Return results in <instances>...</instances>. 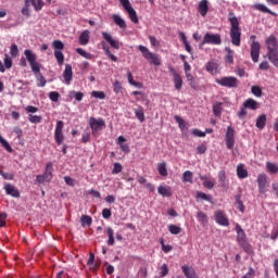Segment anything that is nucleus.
I'll use <instances>...</instances> for the list:
<instances>
[{"label":"nucleus","mask_w":278,"mask_h":278,"mask_svg":"<svg viewBox=\"0 0 278 278\" xmlns=\"http://www.w3.org/2000/svg\"><path fill=\"white\" fill-rule=\"evenodd\" d=\"M228 22L230 24V31H229L230 42L236 47H240L242 33L240 28V22L236 13H233V11H229Z\"/></svg>","instance_id":"obj_1"},{"label":"nucleus","mask_w":278,"mask_h":278,"mask_svg":"<svg viewBox=\"0 0 278 278\" xmlns=\"http://www.w3.org/2000/svg\"><path fill=\"white\" fill-rule=\"evenodd\" d=\"M24 54L30 64L31 71L34 72L37 78V86L40 88L45 87L47 84V79L43 77V75L40 72L41 65L37 62L36 54H34L30 50H25Z\"/></svg>","instance_id":"obj_2"},{"label":"nucleus","mask_w":278,"mask_h":278,"mask_svg":"<svg viewBox=\"0 0 278 278\" xmlns=\"http://www.w3.org/2000/svg\"><path fill=\"white\" fill-rule=\"evenodd\" d=\"M235 230L237 232V242L244 250V252L251 254L253 252L252 245L250 244L247 233L240 224H236Z\"/></svg>","instance_id":"obj_3"},{"label":"nucleus","mask_w":278,"mask_h":278,"mask_svg":"<svg viewBox=\"0 0 278 278\" xmlns=\"http://www.w3.org/2000/svg\"><path fill=\"white\" fill-rule=\"evenodd\" d=\"M250 41H251V45H250L251 59L254 63H257L261 55V43L256 41L255 35L250 36Z\"/></svg>","instance_id":"obj_4"},{"label":"nucleus","mask_w":278,"mask_h":278,"mask_svg":"<svg viewBox=\"0 0 278 278\" xmlns=\"http://www.w3.org/2000/svg\"><path fill=\"white\" fill-rule=\"evenodd\" d=\"M138 49L141 51L143 59H146L150 64L155 66L161 65V61L157 54L150 52L149 49L143 46H139Z\"/></svg>","instance_id":"obj_5"},{"label":"nucleus","mask_w":278,"mask_h":278,"mask_svg":"<svg viewBox=\"0 0 278 278\" xmlns=\"http://www.w3.org/2000/svg\"><path fill=\"white\" fill-rule=\"evenodd\" d=\"M119 4H122V8L128 13V17L130 18V22L138 24L139 18L137 15V11L134 10L131 7V2L129 0H119Z\"/></svg>","instance_id":"obj_6"},{"label":"nucleus","mask_w":278,"mask_h":278,"mask_svg":"<svg viewBox=\"0 0 278 278\" xmlns=\"http://www.w3.org/2000/svg\"><path fill=\"white\" fill-rule=\"evenodd\" d=\"M225 144L228 150H232L236 144V131L232 127H227L225 132Z\"/></svg>","instance_id":"obj_7"},{"label":"nucleus","mask_w":278,"mask_h":278,"mask_svg":"<svg viewBox=\"0 0 278 278\" xmlns=\"http://www.w3.org/2000/svg\"><path fill=\"white\" fill-rule=\"evenodd\" d=\"M256 184L258 187V192L264 194L268 191L269 182H268V176L267 174H258L256 178Z\"/></svg>","instance_id":"obj_8"},{"label":"nucleus","mask_w":278,"mask_h":278,"mask_svg":"<svg viewBox=\"0 0 278 278\" xmlns=\"http://www.w3.org/2000/svg\"><path fill=\"white\" fill-rule=\"evenodd\" d=\"M52 173H53V164L51 162H49L46 166V172L43 175H38L36 180L39 184H45V182H49L52 179Z\"/></svg>","instance_id":"obj_9"},{"label":"nucleus","mask_w":278,"mask_h":278,"mask_svg":"<svg viewBox=\"0 0 278 278\" xmlns=\"http://www.w3.org/2000/svg\"><path fill=\"white\" fill-rule=\"evenodd\" d=\"M215 83L226 88H237L239 86V80L236 77H223L215 79Z\"/></svg>","instance_id":"obj_10"},{"label":"nucleus","mask_w":278,"mask_h":278,"mask_svg":"<svg viewBox=\"0 0 278 278\" xmlns=\"http://www.w3.org/2000/svg\"><path fill=\"white\" fill-rule=\"evenodd\" d=\"M105 126V122L103 119H97L94 117L89 118V127H91V135L97 136L99 130H102Z\"/></svg>","instance_id":"obj_11"},{"label":"nucleus","mask_w":278,"mask_h":278,"mask_svg":"<svg viewBox=\"0 0 278 278\" xmlns=\"http://www.w3.org/2000/svg\"><path fill=\"white\" fill-rule=\"evenodd\" d=\"M204 45H214V46H220L222 45V37L220 35L216 34V35H212V34H205L203 36V40L201 46Z\"/></svg>","instance_id":"obj_12"},{"label":"nucleus","mask_w":278,"mask_h":278,"mask_svg":"<svg viewBox=\"0 0 278 278\" xmlns=\"http://www.w3.org/2000/svg\"><path fill=\"white\" fill-rule=\"evenodd\" d=\"M170 76L173 77V83H174V87L176 90H180L182 88V78L181 76L177 73V71L173 67V66H168L167 67Z\"/></svg>","instance_id":"obj_13"},{"label":"nucleus","mask_w":278,"mask_h":278,"mask_svg":"<svg viewBox=\"0 0 278 278\" xmlns=\"http://www.w3.org/2000/svg\"><path fill=\"white\" fill-rule=\"evenodd\" d=\"M214 218L216 224H218L219 226L228 227L230 225L229 219L222 211H215Z\"/></svg>","instance_id":"obj_14"},{"label":"nucleus","mask_w":278,"mask_h":278,"mask_svg":"<svg viewBox=\"0 0 278 278\" xmlns=\"http://www.w3.org/2000/svg\"><path fill=\"white\" fill-rule=\"evenodd\" d=\"M63 128H64V123L62 121H59L56 124L55 136H54L55 141L59 146H61L64 141Z\"/></svg>","instance_id":"obj_15"},{"label":"nucleus","mask_w":278,"mask_h":278,"mask_svg":"<svg viewBox=\"0 0 278 278\" xmlns=\"http://www.w3.org/2000/svg\"><path fill=\"white\" fill-rule=\"evenodd\" d=\"M266 48L269 51H277L278 50V42H277V38L275 35H270L266 41Z\"/></svg>","instance_id":"obj_16"},{"label":"nucleus","mask_w":278,"mask_h":278,"mask_svg":"<svg viewBox=\"0 0 278 278\" xmlns=\"http://www.w3.org/2000/svg\"><path fill=\"white\" fill-rule=\"evenodd\" d=\"M4 190L7 192L8 195H11L13 198H21V193L20 191L11 184H5L4 185Z\"/></svg>","instance_id":"obj_17"},{"label":"nucleus","mask_w":278,"mask_h":278,"mask_svg":"<svg viewBox=\"0 0 278 278\" xmlns=\"http://www.w3.org/2000/svg\"><path fill=\"white\" fill-rule=\"evenodd\" d=\"M102 38H104V40L106 42H109V45H111V48L115 49V50H119V42L116 40H113L112 36L109 33L102 31Z\"/></svg>","instance_id":"obj_18"},{"label":"nucleus","mask_w":278,"mask_h":278,"mask_svg":"<svg viewBox=\"0 0 278 278\" xmlns=\"http://www.w3.org/2000/svg\"><path fill=\"white\" fill-rule=\"evenodd\" d=\"M181 270L186 278H199V276L193 267L184 265V266H181Z\"/></svg>","instance_id":"obj_19"},{"label":"nucleus","mask_w":278,"mask_h":278,"mask_svg":"<svg viewBox=\"0 0 278 278\" xmlns=\"http://www.w3.org/2000/svg\"><path fill=\"white\" fill-rule=\"evenodd\" d=\"M208 10H210L208 0H200L198 4V12L200 13V15L206 16Z\"/></svg>","instance_id":"obj_20"},{"label":"nucleus","mask_w":278,"mask_h":278,"mask_svg":"<svg viewBox=\"0 0 278 278\" xmlns=\"http://www.w3.org/2000/svg\"><path fill=\"white\" fill-rule=\"evenodd\" d=\"M266 123H267V116L266 114H262L256 118L255 127L262 130L266 127Z\"/></svg>","instance_id":"obj_21"},{"label":"nucleus","mask_w":278,"mask_h":278,"mask_svg":"<svg viewBox=\"0 0 278 278\" xmlns=\"http://www.w3.org/2000/svg\"><path fill=\"white\" fill-rule=\"evenodd\" d=\"M266 173L270 175H277L278 174V164L273 162H266L265 164Z\"/></svg>","instance_id":"obj_22"},{"label":"nucleus","mask_w":278,"mask_h":278,"mask_svg":"<svg viewBox=\"0 0 278 278\" xmlns=\"http://www.w3.org/2000/svg\"><path fill=\"white\" fill-rule=\"evenodd\" d=\"M63 77H64L66 84L70 85L72 79H73V68H72V66L70 64H67L65 66V71L63 73Z\"/></svg>","instance_id":"obj_23"},{"label":"nucleus","mask_w":278,"mask_h":278,"mask_svg":"<svg viewBox=\"0 0 278 278\" xmlns=\"http://www.w3.org/2000/svg\"><path fill=\"white\" fill-rule=\"evenodd\" d=\"M89 40H90L89 30L83 31V34H80V36L78 37V43H80V46H87L89 43Z\"/></svg>","instance_id":"obj_24"},{"label":"nucleus","mask_w":278,"mask_h":278,"mask_svg":"<svg viewBox=\"0 0 278 278\" xmlns=\"http://www.w3.org/2000/svg\"><path fill=\"white\" fill-rule=\"evenodd\" d=\"M243 104H244V108H248L249 110H252V111H256L257 109H260V103L251 98L247 99L243 102Z\"/></svg>","instance_id":"obj_25"},{"label":"nucleus","mask_w":278,"mask_h":278,"mask_svg":"<svg viewBox=\"0 0 278 278\" xmlns=\"http://www.w3.org/2000/svg\"><path fill=\"white\" fill-rule=\"evenodd\" d=\"M178 36L182 42V45L185 46V50L188 52V53H192V48L190 46V43L188 42V39H187V36L182 33V31H179L178 33Z\"/></svg>","instance_id":"obj_26"},{"label":"nucleus","mask_w":278,"mask_h":278,"mask_svg":"<svg viewBox=\"0 0 278 278\" xmlns=\"http://www.w3.org/2000/svg\"><path fill=\"white\" fill-rule=\"evenodd\" d=\"M226 56L225 62L227 64L232 65L235 63V51H232L230 48H225Z\"/></svg>","instance_id":"obj_27"},{"label":"nucleus","mask_w":278,"mask_h":278,"mask_svg":"<svg viewBox=\"0 0 278 278\" xmlns=\"http://www.w3.org/2000/svg\"><path fill=\"white\" fill-rule=\"evenodd\" d=\"M113 23H115V25L122 29L127 28L126 22L121 17V15H117L116 13L113 14Z\"/></svg>","instance_id":"obj_28"},{"label":"nucleus","mask_w":278,"mask_h":278,"mask_svg":"<svg viewBox=\"0 0 278 278\" xmlns=\"http://www.w3.org/2000/svg\"><path fill=\"white\" fill-rule=\"evenodd\" d=\"M254 9L262 13H267L271 16H277V13H275V11H270V9H268V7H266L265 4H254Z\"/></svg>","instance_id":"obj_29"},{"label":"nucleus","mask_w":278,"mask_h":278,"mask_svg":"<svg viewBox=\"0 0 278 278\" xmlns=\"http://www.w3.org/2000/svg\"><path fill=\"white\" fill-rule=\"evenodd\" d=\"M269 62H271L276 67H278V50H273L267 52Z\"/></svg>","instance_id":"obj_30"},{"label":"nucleus","mask_w":278,"mask_h":278,"mask_svg":"<svg viewBox=\"0 0 278 278\" xmlns=\"http://www.w3.org/2000/svg\"><path fill=\"white\" fill-rule=\"evenodd\" d=\"M197 219L202 226H207L208 224V216L202 211L197 213Z\"/></svg>","instance_id":"obj_31"},{"label":"nucleus","mask_w":278,"mask_h":278,"mask_svg":"<svg viewBox=\"0 0 278 278\" xmlns=\"http://www.w3.org/2000/svg\"><path fill=\"white\" fill-rule=\"evenodd\" d=\"M237 176L240 179L247 178L249 176V172L244 168L243 164L237 165Z\"/></svg>","instance_id":"obj_32"},{"label":"nucleus","mask_w":278,"mask_h":278,"mask_svg":"<svg viewBox=\"0 0 278 278\" xmlns=\"http://www.w3.org/2000/svg\"><path fill=\"white\" fill-rule=\"evenodd\" d=\"M156 169H157V173L160 174V176H163V177H167L168 176V172H167L166 163L165 162L159 163L156 165Z\"/></svg>","instance_id":"obj_33"},{"label":"nucleus","mask_w":278,"mask_h":278,"mask_svg":"<svg viewBox=\"0 0 278 278\" xmlns=\"http://www.w3.org/2000/svg\"><path fill=\"white\" fill-rule=\"evenodd\" d=\"M222 113H223V103L222 102H216L214 105H213V115L215 117H220L222 116Z\"/></svg>","instance_id":"obj_34"},{"label":"nucleus","mask_w":278,"mask_h":278,"mask_svg":"<svg viewBox=\"0 0 278 278\" xmlns=\"http://www.w3.org/2000/svg\"><path fill=\"white\" fill-rule=\"evenodd\" d=\"M106 236L109 237V240H106V244L114 245L115 239H114V230L111 227H106Z\"/></svg>","instance_id":"obj_35"},{"label":"nucleus","mask_w":278,"mask_h":278,"mask_svg":"<svg viewBox=\"0 0 278 278\" xmlns=\"http://www.w3.org/2000/svg\"><path fill=\"white\" fill-rule=\"evenodd\" d=\"M181 180H182V182L192 184L193 182V173L190 170L184 172Z\"/></svg>","instance_id":"obj_36"},{"label":"nucleus","mask_w":278,"mask_h":278,"mask_svg":"<svg viewBox=\"0 0 278 278\" xmlns=\"http://www.w3.org/2000/svg\"><path fill=\"white\" fill-rule=\"evenodd\" d=\"M217 68H218V65L214 62H208L206 63L205 65V70L206 72L211 73V74H217Z\"/></svg>","instance_id":"obj_37"},{"label":"nucleus","mask_w":278,"mask_h":278,"mask_svg":"<svg viewBox=\"0 0 278 278\" xmlns=\"http://www.w3.org/2000/svg\"><path fill=\"white\" fill-rule=\"evenodd\" d=\"M135 116H137V119H139V122L141 123L146 121L144 111L142 106H139L135 110Z\"/></svg>","instance_id":"obj_38"},{"label":"nucleus","mask_w":278,"mask_h":278,"mask_svg":"<svg viewBox=\"0 0 278 278\" xmlns=\"http://www.w3.org/2000/svg\"><path fill=\"white\" fill-rule=\"evenodd\" d=\"M195 199H201V200L207 201L210 203L213 202V198L211 195H207L206 193H204L202 191H197Z\"/></svg>","instance_id":"obj_39"},{"label":"nucleus","mask_w":278,"mask_h":278,"mask_svg":"<svg viewBox=\"0 0 278 278\" xmlns=\"http://www.w3.org/2000/svg\"><path fill=\"white\" fill-rule=\"evenodd\" d=\"M235 201H236V205H237V208L241 212V213H244L245 211V206L243 204V201L241 200V195L238 194L235 197Z\"/></svg>","instance_id":"obj_40"},{"label":"nucleus","mask_w":278,"mask_h":278,"mask_svg":"<svg viewBox=\"0 0 278 278\" xmlns=\"http://www.w3.org/2000/svg\"><path fill=\"white\" fill-rule=\"evenodd\" d=\"M187 81L189 83L190 87L194 90H197L198 85L192 74L187 73L186 74Z\"/></svg>","instance_id":"obj_41"},{"label":"nucleus","mask_w":278,"mask_h":278,"mask_svg":"<svg viewBox=\"0 0 278 278\" xmlns=\"http://www.w3.org/2000/svg\"><path fill=\"white\" fill-rule=\"evenodd\" d=\"M167 230L172 235H179L182 231V229L179 226H176V225H168Z\"/></svg>","instance_id":"obj_42"},{"label":"nucleus","mask_w":278,"mask_h":278,"mask_svg":"<svg viewBox=\"0 0 278 278\" xmlns=\"http://www.w3.org/2000/svg\"><path fill=\"white\" fill-rule=\"evenodd\" d=\"M157 193L161 194L162 197H170L172 194L170 190L163 186L157 187Z\"/></svg>","instance_id":"obj_43"},{"label":"nucleus","mask_w":278,"mask_h":278,"mask_svg":"<svg viewBox=\"0 0 278 278\" xmlns=\"http://www.w3.org/2000/svg\"><path fill=\"white\" fill-rule=\"evenodd\" d=\"M102 50H104V54H106V56H109V59L113 62H117L118 59L111 53L110 49L108 47H105L103 43H102Z\"/></svg>","instance_id":"obj_44"},{"label":"nucleus","mask_w":278,"mask_h":278,"mask_svg":"<svg viewBox=\"0 0 278 278\" xmlns=\"http://www.w3.org/2000/svg\"><path fill=\"white\" fill-rule=\"evenodd\" d=\"M70 99H75L76 101L80 102L84 99V93L72 91L70 92Z\"/></svg>","instance_id":"obj_45"},{"label":"nucleus","mask_w":278,"mask_h":278,"mask_svg":"<svg viewBox=\"0 0 278 278\" xmlns=\"http://www.w3.org/2000/svg\"><path fill=\"white\" fill-rule=\"evenodd\" d=\"M80 224L83 227L90 226L92 224V218L88 215H83V217H80Z\"/></svg>","instance_id":"obj_46"},{"label":"nucleus","mask_w":278,"mask_h":278,"mask_svg":"<svg viewBox=\"0 0 278 278\" xmlns=\"http://www.w3.org/2000/svg\"><path fill=\"white\" fill-rule=\"evenodd\" d=\"M237 115H238V117L240 119H244L247 117V115H248V108H245L244 103H242V106H241V109H240V111L238 112Z\"/></svg>","instance_id":"obj_47"},{"label":"nucleus","mask_w":278,"mask_h":278,"mask_svg":"<svg viewBox=\"0 0 278 278\" xmlns=\"http://www.w3.org/2000/svg\"><path fill=\"white\" fill-rule=\"evenodd\" d=\"M54 56H55L59 65L64 64V54L62 51H54Z\"/></svg>","instance_id":"obj_48"},{"label":"nucleus","mask_w":278,"mask_h":278,"mask_svg":"<svg viewBox=\"0 0 278 278\" xmlns=\"http://www.w3.org/2000/svg\"><path fill=\"white\" fill-rule=\"evenodd\" d=\"M76 53H78L80 56L87 59V60H92V54L86 52L84 49L78 48L76 49Z\"/></svg>","instance_id":"obj_49"},{"label":"nucleus","mask_w":278,"mask_h":278,"mask_svg":"<svg viewBox=\"0 0 278 278\" xmlns=\"http://www.w3.org/2000/svg\"><path fill=\"white\" fill-rule=\"evenodd\" d=\"M251 92L256 98H261L263 96V91H262L261 87H258V86L251 87Z\"/></svg>","instance_id":"obj_50"},{"label":"nucleus","mask_w":278,"mask_h":278,"mask_svg":"<svg viewBox=\"0 0 278 278\" xmlns=\"http://www.w3.org/2000/svg\"><path fill=\"white\" fill-rule=\"evenodd\" d=\"M52 47L54 48V51H62L64 50V43L61 41V40H55L53 43H52Z\"/></svg>","instance_id":"obj_51"},{"label":"nucleus","mask_w":278,"mask_h":278,"mask_svg":"<svg viewBox=\"0 0 278 278\" xmlns=\"http://www.w3.org/2000/svg\"><path fill=\"white\" fill-rule=\"evenodd\" d=\"M61 96L59 92L56 91H52L49 93V99L52 101V102H59Z\"/></svg>","instance_id":"obj_52"},{"label":"nucleus","mask_w":278,"mask_h":278,"mask_svg":"<svg viewBox=\"0 0 278 278\" xmlns=\"http://www.w3.org/2000/svg\"><path fill=\"white\" fill-rule=\"evenodd\" d=\"M0 143L2 144V147H4V149H5L8 152H12V151H13V149L11 148V146L9 144V142H8L7 140H4L1 135H0Z\"/></svg>","instance_id":"obj_53"},{"label":"nucleus","mask_w":278,"mask_h":278,"mask_svg":"<svg viewBox=\"0 0 278 278\" xmlns=\"http://www.w3.org/2000/svg\"><path fill=\"white\" fill-rule=\"evenodd\" d=\"M91 97H93L96 99L104 100L105 93L103 91H93V92H91Z\"/></svg>","instance_id":"obj_54"},{"label":"nucleus","mask_w":278,"mask_h":278,"mask_svg":"<svg viewBox=\"0 0 278 278\" xmlns=\"http://www.w3.org/2000/svg\"><path fill=\"white\" fill-rule=\"evenodd\" d=\"M28 119L33 124H39V123H41L42 118L40 116H37V115H29Z\"/></svg>","instance_id":"obj_55"},{"label":"nucleus","mask_w":278,"mask_h":278,"mask_svg":"<svg viewBox=\"0 0 278 278\" xmlns=\"http://www.w3.org/2000/svg\"><path fill=\"white\" fill-rule=\"evenodd\" d=\"M34 5L36 11H40L43 7V2L42 0H38V2H36L35 0H33V2L30 3Z\"/></svg>","instance_id":"obj_56"},{"label":"nucleus","mask_w":278,"mask_h":278,"mask_svg":"<svg viewBox=\"0 0 278 278\" xmlns=\"http://www.w3.org/2000/svg\"><path fill=\"white\" fill-rule=\"evenodd\" d=\"M10 53L13 58H16L18 55V48L15 43L11 46Z\"/></svg>","instance_id":"obj_57"},{"label":"nucleus","mask_w":278,"mask_h":278,"mask_svg":"<svg viewBox=\"0 0 278 278\" xmlns=\"http://www.w3.org/2000/svg\"><path fill=\"white\" fill-rule=\"evenodd\" d=\"M123 170V166L119 163L113 164V174H119Z\"/></svg>","instance_id":"obj_58"},{"label":"nucleus","mask_w":278,"mask_h":278,"mask_svg":"<svg viewBox=\"0 0 278 278\" xmlns=\"http://www.w3.org/2000/svg\"><path fill=\"white\" fill-rule=\"evenodd\" d=\"M12 65H13V62H12V60L9 58V55L7 54V55H5V59H4V67H5L7 70H10V68L12 67Z\"/></svg>","instance_id":"obj_59"},{"label":"nucleus","mask_w":278,"mask_h":278,"mask_svg":"<svg viewBox=\"0 0 278 278\" xmlns=\"http://www.w3.org/2000/svg\"><path fill=\"white\" fill-rule=\"evenodd\" d=\"M111 216H112V211L110 208L102 210V217L104 219H109L111 218Z\"/></svg>","instance_id":"obj_60"},{"label":"nucleus","mask_w":278,"mask_h":278,"mask_svg":"<svg viewBox=\"0 0 278 278\" xmlns=\"http://www.w3.org/2000/svg\"><path fill=\"white\" fill-rule=\"evenodd\" d=\"M195 150L198 154H204L207 151V147L205 144H200Z\"/></svg>","instance_id":"obj_61"},{"label":"nucleus","mask_w":278,"mask_h":278,"mask_svg":"<svg viewBox=\"0 0 278 278\" xmlns=\"http://www.w3.org/2000/svg\"><path fill=\"white\" fill-rule=\"evenodd\" d=\"M149 41H150V45L155 48V47H159L160 46V41L153 37V36H149Z\"/></svg>","instance_id":"obj_62"},{"label":"nucleus","mask_w":278,"mask_h":278,"mask_svg":"<svg viewBox=\"0 0 278 278\" xmlns=\"http://www.w3.org/2000/svg\"><path fill=\"white\" fill-rule=\"evenodd\" d=\"M0 175L7 179V180H13L14 179V175L13 174H8V173H4L2 170H0Z\"/></svg>","instance_id":"obj_63"},{"label":"nucleus","mask_w":278,"mask_h":278,"mask_svg":"<svg viewBox=\"0 0 278 278\" xmlns=\"http://www.w3.org/2000/svg\"><path fill=\"white\" fill-rule=\"evenodd\" d=\"M191 134H192V136H194V137H205V136H206V132L200 131V130H198V129H193V130L191 131Z\"/></svg>","instance_id":"obj_64"}]
</instances>
